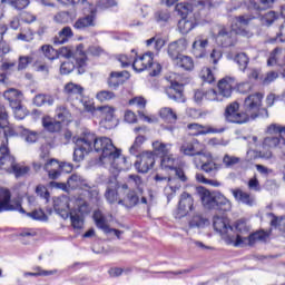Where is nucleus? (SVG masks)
<instances>
[{
	"label": "nucleus",
	"instance_id": "nucleus-56",
	"mask_svg": "<svg viewBox=\"0 0 285 285\" xmlns=\"http://www.w3.org/2000/svg\"><path fill=\"white\" fill-rule=\"evenodd\" d=\"M144 141H146V137H144V136L136 137L132 146L129 149V153L131 155H137V153H139V150H141V146H144Z\"/></svg>",
	"mask_w": 285,
	"mask_h": 285
},
{
	"label": "nucleus",
	"instance_id": "nucleus-12",
	"mask_svg": "<svg viewBox=\"0 0 285 285\" xmlns=\"http://www.w3.org/2000/svg\"><path fill=\"white\" fill-rule=\"evenodd\" d=\"M167 97L176 101L177 104H184L186 98L184 97V85L177 80L171 81V86L165 90Z\"/></svg>",
	"mask_w": 285,
	"mask_h": 285
},
{
	"label": "nucleus",
	"instance_id": "nucleus-11",
	"mask_svg": "<svg viewBox=\"0 0 285 285\" xmlns=\"http://www.w3.org/2000/svg\"><path fill=\"white\" fill-rule=\"evenodd\" d=\"M155 153L153 151H142L139 155V160L135 163L136 170L142 174L148 173L155 166Z\"/></svg>",
	"mask_w": 285,
	"mask_h": 285
},
{
	"label": "nucleus",
	"instance_id": "nucleus-19",
	"mask_svg": "<svg viewBox=\"0 0 285 285\" xmlns=\"http://www.w3.org/2000/svg\"><path fill=\"white\" fill-rule=\"evenodd\" d=\"M188 130H194L193 135L194 136H199V135H217L219 132H224V128L217 129L213 127H205L203 125H199L197 122L189 124L187 126Z\"/></svg>",
	"mask_w": 285,
	"mask_h": 285
},
{
	"label": "nucleus",
	"instance_id": "nucleus-24",
	"mask_svg": "<svg viewBox=\"0 0 285 285\" xmlns=\"http://www.w3.org/2000/svg\"><path fill=\"white\" fill-rule=\"evenodd\" d=\"M94 220L99 230H102L105 235H110V225L108 224V218L104 216V213H101L100 209L94 212Z\"/></svg>",
	"mask_w": 285,
	"mask_h": 285
},
{
	"label": "nucleus",
	"instance_id": "nucleus-1",
	"mask_svg": "<svg viewBox=\"0 0 285 285\" xmlns=\"http://www.w3.org/2000/svg\"><path fill=\"white\" fill-rule=\"evenodd\" d=\"M3 132L4 139L0 146V170L13 173L19 178L30 173V167L21 166L16 163L10 149H8V137H21L27 144H35L37 141V131H32L23 126H12L8 119V111L6 106L0 105V132Z\"/></svg>",
	"mask_w": 285,
	"mask_h": 285
},
{
	"label": "nucleus",
	"instance_id": "nucleus-34",
	"mask_svg": "<svg viewBox=\"0 0 285 285\" xmlns=\"http://www.w3.org/2000/svg\"><path fill=\"white\" fill-rule=\"evenodd\" d=\"M126 202V204H125ZM120 206H126V208H135L139 204V195L135 190H129L126 195L125 200H118Z\"/></svg>",
	"mask_w": 285,
	"mask_h": 285
},
{
	"label": "nucleus",
	"instance_id": "nucleus-22",
	"mask_svg": "<svg viewBox=\"0 0 285 285\" xmlns=\"http://www.w3.org/2000/svg\"><path fill=\"white\" fill-rule=\"evenodd\" d=\"M233 86H235V79L230 78V77H226L223 78L222 80H219L218 82V94L220 95V97H225L226 99H228V97H230V95H233Z\"/></svg>",
	"mask_w": 285,
	"mask_h": 285
},
{
	"label": "nucleus",
	"instance_id": "nucleus-45",
	"mask_svg": "<svg viewBox=\"0 0 285 285\" xmlns=\"http://www.w3.org/2000/svg\"><path fill=\"white\" fill-rule=\"evenodd\" d=\"M255 21V16L253 14H243V16H237L235 18V23L232 26H235L236 28H242V26H250V22Z\"/></svg>",
	"mask_w": 285,
	"mask_h": 285
},
{
	"label": "nucleus",
	"instance_id": "nucleus-50",
	"mask_svg": "<svg viewBox=\"0 0 285 285\" xmlns=\"http://www.w3.org/2000/svg\"><path fill=\"white\" fill-rule=\"evenodd\" d=\"M199 77L205 83H214L215 81V73H213V70L208 67L200 70Z\"/></svg>",
	"mask_w": 285,
	"mask_h": 285
},
{
	"label": "nucleus",
	"instance_id": "nucleus-9",
	"mask_svg": "<svg viewBox=\"0 0 285 285\" xmlns=\"http://www.w3.org/2000/svg\"><path fill=\"white\" fill-rule=\"evenodd\" d=\"M89 13L78 18L75 23V30H88V28H95L97 26V7L89 4Z\"/></svg>",
	"mask_w": 285,
	"mask_h": 285
},
{
	"label": "nucleus",
	"instance_id": "nucleus-32",
	"mask_svg": "<svg viewBox=\"0 0 285 285\" xmlns=\"http://www.w3.org/2000/svg\"><path fill=\"white\" fill-rule=\"evenodd\" d=\"M11 197L12 195L8 189L0 188V213L14 209V206L10 205Z\"/></svg>",
	"mask_w": 285,
	"mask_h": 285
},
{
	"label": "nucleus",
	"instance_id": "nucleus-35",
	"mask_svg": "<svg viewBox=\"0 0 285 285\" xmlns=\"http://www.w3.org/2000/svg\"><path fill=\"white\" fill-rule=\"evenodd\" d=\"M180 153L187 157H202L204 154L195 148V142L187 141L180 146Z\"/></svg>",
	"mask_w": 285,
	"mask_h": 285
},
{
	"label": "nucleus",
	"instance_id": "nucleus-60",
	"mask_svg": "<svg viewBox=\"0 0 285 285\" xmlns=\"http://www.w3.org/2000/svg\"><path fill=\"white\" fill-rule=\"evenodd\" d=\"M56 117H57V121H66V119H68V117H70V112L68 111V109L66 107H58L56 110Z\"/></svg>",
	"mask_w": 285,
	"mask_h": 285
},
{
	"label": "nucleus",
	"instance_id": "nucleus-27",
	"mask_svg": "<svg viewBox=\"0 0 285 285\" xmlns=\"http://www.w3.org/2000/svg\"><path fill=\"white\" fill-rule=\"evenodd\" d=\"M97 112H100L102 124H109L106 127L112 128V119H115V109L110 106L97 107Z\"/></svg>",
	"mask_w": 285,
	"mask_h": 285
},
{
	"label": "nucleus",
	"instance_id": "nucleus-30",
	"mask_svg": "<svg viewBox=\"0 0 285 285\" xmlns=\"http://www.w3.org/2000/svg\"><path fill=\"white\" fill-rule=\"evenodd\" d=\"M121 83H124V71H112L107 79L108 88L118 90Z\"/></svg>",
	"mask_w": 285,
	"mask_h": 285
},
{
	"label": "nucleus",
	"instance_id": "nucleus-44",
	"mask_svg": "<svg viewBox=\"0 0 285 285\" xmlns=\"http://www.w3.org/2000/svg\"><path fill=\"white\" fill-rule=\"evenodd\" d=\"M42 126L46 130H49V132H59V130H61V121H52L50 118H43Z\"/></svg>",
	"mask_w": 285,
	"mask_h": 285
},
{
	"label": "nucleus",
	"instance_id": "nucleus-54",
	"mask_svg": "<svg viewBox=\"0 0 285 285\" xmlns=\"http://www.w3.org/2000/svg\"><path fill=\"white\" fill-rule=\"evenodd\" d=\"M176 12L183 17V19H186L188 17L189 12H193V6L186 2H180L176 4Z\"/></svg>",
	"mask_w": 285,
	"mask_h": 285
},
{
	"label": "nucleus",
	"instance_id": "nucleus-10",
	"mask_svg": "<svg viewBox=\"0 0 285 285\" xmlns=\"http://www.w3.org/2000/svg\"><path fill=\"white\" fill-rule=\"evenodd\" d=\"M195 209V198L193 195L184 191L180 195V199L178 202V208L176 210V219H181V217H186L190 210Z\"/></svg>",
	"mask_w": 285,
	"mask_h": 285
},
{
	"label": "nucleus",
	"instance_id": "nucleus-20",
	"mask_svg": "<svg viewBox=\"0 0 285 285\" xmlns=\"http://www.w3.org/2000/svg\"><path fill=\"white\" fill-rule=\"evenodd\" d=\"M40 161L38 163V168H43V170H48L50 166H55V164H59V160L52 158L50 159V149L48 146H42L40 148Z\"/></svg>",
	"mask_w": 285,
	"mask_h": 285
},
{
	"label": "nucleus",
	"instance_id": "nucleus-42",
	"mask_svg": "<svg viewBox=\"0 0 285 285\" xmlns=\"http://www.w3.org/2000/svg\"><path fill=\"white\" fill-rule=\"evenodd\" d=\"M282 57H284V49L279 47L275 48L269 55V58L267 60V66H277Z\"/></svg>",
	"mask_w": 285,
	"mask_h": 285
},
{
	"label": "nucleus",
	"instance_id": "nucleus-47",
	"mask_svg": "<svg viewBox=\"0 0 285 285\" xmlns=\"http://www.w3.org/2000/svg\"><path fill=\"white\" fill-rule=\"evenodd\" d=\"M154 43V48L156 50V52H159V50H161V48H164V46H166V40H164L161 37H153L148 40H146V47L150 48V46H153Z\"/></svg>",
	"mask_w": 285,
	"mask_h": 285
},
{
	"label": "nucleus",
	"instance_id": "nucleus-7",
	"mask_svg": "<svg viewBox=\"0 0 285 285\" xmlns=\"http://www.w3.org/2000/svg\"><path fill=\"white\" fill-rule=\"evenodd\" d=\"M132 68L136 72L149 70L150 77H157L161 72V65L153 62V52H147L138 58H134Z\"/></svg>",
	"mask_w": 285,
	"mask_h": 285
},
{
	"label": "nucleus",
	"instance_id": "nucleus-15",
	"mask_svg": "<svg viewBox=\"0 0 285 285\" xmlns=\"http://www.w3.org/2000/svg\"><path fill=\"white\" fill-rule=\"evenodd\" d=\"M63 92L69 101H79L83 97V87L75 82H68L63 87Z\"/></svg>",
	"mask_w": 285,
	"mask_h": 285
},
{
	"label": "nucleus",
	"instance_id": "nucleus-18",
	"mask_svg": "<svg viewBox=\"0 0 285 285\" xmlns=\"http://www.w3.org/2000/svg\"><path fill=\"white\" fill-rule=\"evenodd\" d=\"M213 226L214 230L219 235H228V233L233 232V226L228 223V218L222 216H214Z\"/></svg>",
	"mask_w": 285,
	"mask_h": 285
},
{
	"label": "nucleus",
	"instance_id": "nucleus-26",
	"mask_svg": "<svg viewBox=\"0 0 285 285\" xmlns=\"http://www.w3.org/2000/svg\"><path fill=\"white\" fill-rule=\"evenodd\" d=\"M267 217H269V225L274 230H278L283 237H285V216H276L273 213H268Z\"/></svg>",
	"mask_w": 285,
	"mask_h": 285
},
{
	"label": "nucleus",
	"instance_id": "nucleus-41",
	"mask_svg": "<svg viewBox=\"0 0 285 285\" xmlns=\"http://www.w3.org/2000/svg\"><path fill=\"white\" fill-rule=\"evenodd\" d=\"M279 19V13L275 11H268L265 14L261 16V23L262 26H266L267 28H271Z\"/></svg>",
	"mask_w": 285,
	"mask_h": 285
},
{
	"label": "nucleus",
	"instance_id": "nucleus-62",
	"mask_svg": "<svg viewBox=\"0 0 285 285\" xmlns=\"http://www.w3.org/2000/svg\"><path fill=\"white\" fill-rule=\"evenodd\" d=\"M205 99L207 101H223L222 95L217 94L215 89H209L205 92Z\"/></svg>",
	"mask_w": 285,
	"mask_h": 285
},
{
	"label": "nucleus",
	"instance_id": "nucleus-13",
	"mask_svg": "<svg viewBox=\"0 0 285 285\" xmlns=\"http://www.w3.org/2000/svg\"><path fill=\"white\" fill-rule=\"evenodd\" d=\"M188 48V41L185 38H180L168 46V56L173 61L179 59L181 52H184Z\"/></svg>",
	"mask_w": 285,
	"mask_h": 285
},
{
	"label": "nucleus",
	"instance_id": "nucleus-63",
	"mask_svg": "<svg viewBox=\"0 0 285 285\" xmlns=\"http://www.w3.org/2000/svg\"><path fill=\"white\" fill-rule=\"evenodd\" d=\"M75 70V63L70 60H67L61 63L60 66V72L61 75H70Z\"/></svg>",
	"mask_w": 285,
	"mask_h": 285
},
{
	"label": "nucleus",
	"instance_id": "nucleus-29",
	"mask_svg": "<svg viewBox=\"0 0 285 285\" xmlns=\"http://www.w3.org/2000/svg\"><path fill=\"white\" fill-rule=\"evenodd\" d=\"M232 194L236 202H240V204H245V206H253V204H255V197L242 189H233Z\"/></svg>",
	"mask_w": 285,
	"mask_h": 285
},
{
	"label": "nucleus",
	"instance_id": "nucleus-58",
	"mask_svg": "<svg viewBox=\"0 0 285 285\" xmlns=\"http://www.w3.org/2000/svg\"><path fill=\"white\" fill-rule=\"evenodd\" d=\"M41 51H42V55H45V57L50 61H52V59H57V50H55L52 46L45 45L41 47Z\"/></svg>",
	"mask_w": 285,
	"mask_h": 285
},
{
	"label": "nucleus",
	"instance_id": "nucleus-48",
	"mask_svg": "<svg viewBox=\"0 0 285 285\" xmlns=\"http://www.w3.org/2000/svg\"><path fill=\"white\" fill-rule=\"evenodd\" d=\"M242 163V158L236 157V156H230L228 154H225L223 157V165L225 168H235L237 164Z\"/></svg>",
	"mask_w": 285,
	"mask_h": 285
},
{
	"label": "nucleus",
	"instance_id": "nucleus-52",
	"mask_svg": "<svg viewBox=\"0 0 285 285\" xmlns=\"http://www.w3.org/2000/svg\"><path fill=\"white\" fill-rule=\"evenodd\" d=\"M117 97L114 91L110 90H100L96 95V99L100 101L101 104L106 101H111V99H115Z\"/></svg>",
	"mask_w": 285,
	"mask_h": 285
},
{
	"label": "nucleus",
	"instance_id": "nucleus-23",
	"mask_svg": "<svg viewBox=\"0 0 285 285\" xmlns=\"http://www.w3.org/2000/svg\"><path fill=\"white\" fill-rule=\"evenodd\" d=\"M67 186L71 188V190H77V188H80L81 190L90 188L88 181L79 174H72L67 180Z\"/></svg>",
	"mask_w": 285,
	"mask_h": 285
},
{
	"label": "nucleus",
	"instance_id": "nucleus-55",
	"mask_svg": "<svg viewBox=\"0 0 285 285\" xmlns=\"http://www.w3.org/2000/svg\"><path fill=\"white\" fill-rule=\"evenodd\" d=\"M72 213H79V215H88L90 209L88 208V203L83 199L76 200V208Z\"/></svg>",
	"mask_w": 285,
	"mask_h": 285
},
{
	"label": "nucleus",
	"instance_id": "nucleus-16",
	"mask_svg": "<svg viewBox=\"0 0 285 285\" xmlns=\"http://www.w3.org/2000/svg\"><path fill=\"white\" fill-rule=\"evenodd\" d=\"M277 0H246L248 10L254 12H264L271 10Z\"/></svg>",
	"mask_w": 285,
	"mask_h": 285
},
{
	"label": "nucleus",
	"instance_id": "nucleus-40",
	"mask_svg": "<svg viewBox=\"0 0 285 285\" xmlns=\"http://www.w3.org/2000/svg\"><path fill=\"white\" fill-rule=\"evenodd\" d=\"M224 239L228 246H246V238L239 234H237L236 237L225 234Z\"/></svg>",
	"mask_w": 285,
	"mask_h": 285
},
{
	"label": "nucleus",
	"instance_id": "nucleus-49",
	"mask_svg": "<svg viewBox=\"0 0 285 285\" xmlns=\"http://www.w3.org/2000/svg\"><path fill=\"white\" fill-rule=\"evenodd\" d=\"M208 224V219L202 215H195L189 222V228H204Z\"/></svg>",
	"mask_w": 285,
	"mask_h": 285
},
{
	"label": "nucleus",
	"instance_id": "nucleus-8",
	"mask_svg": "<svg viewBox=\"0 0 285 285\" xmlns=\"http://www.w3.org/2000/svg\"><path fill=\"white\" fill-rule=\"evenodd\" d=\"M154 179L156 184H167L164 188V195L167 197V202H170V199L177 195V190L181 188V184L177 181V178L166 177L161 174H157Z\"/></svg>",
	"mask_w": 285,
	"mask_h": 285
},
{
	"label": "nucleus",
	"instance_id": "nucleus-39",
	"mask_svg": "<svg viewBox=\"0 0 285 285\" xmlns=\"http://www.w3.org/2000/svg\"><path fill=\"white\" fill-rule=\"evenodd\" d=\"M160 159V166L165 170H174L177 168V159H175V156H173L170 153L163 156Z\"/></svg>",
	"mask_w": 285,
	"mask_h": 285
},
{
	"label": "nucleus",
	"instance_id": "nucleus-64",
	"mask_svg": "<svg viewBox=\"0 0 285 285\" xmlns=\"http://www.w3.org/2000/svg\"><path fill=\"white\" fill-rule=\"evenodd\" d=\"M155 17H156V21L166 23L170 21V11L168 10L158 11L156 12Z\"/></svg>",
	"mask_w": 285,
	"mask_h": 285
},
{
	"label": "nucleus",
	"instance_id": "nucleus-17",
	"mask_svg": "<svg viewBox=\"0 0 285 285\" xmlns=\"http://www.w3.org/2000/svg\"><path fill=\"white\" fill-rule=\"evenodd\" d=\"M3 97L7 99L10 108H12L13 111L22 107L21 92L19 90L11 88L3 92Z\"/></svg>",
	"mask_w": 285,
	"mask_h": 285
},
{
	"label": "nucleus",
	"instance_id": "nucleus-14",
	"mask_svg": "<svg viewBox=\"0 0 285 285\" xmlns=\"http://www.w3.org/2000/svg\"><path fill=\"white\" fill-rule=\"evenodd\" d=\"M53 208L62 219H68V217H70V214L68 213V210H70V204L67 196L55 197Z\"/></svg>",
	"mask_w": 285,
	"mask_h": 285
},
{
	"label": "nucleus",
	"instance_id": "nucleus-59",
	"mask_svg": "<svg viewBox=\"0 0 285 285\" xmlns=\"http://www.w3.org/2000/svg\"><path fill=\"white\" fill-rule=\"evenodd\" d=\"M55 104V98L50 95H38L37 96V106H52Z\"/></svg>",
	"mask_w": 285,
	"mask_h": 285
},
{
	"label": "nucleus",
	"instance_id": "nucleus-2",
	"mask_svg": "<svg viewBox=\"0 0 285 285\" xmlns=\"http://www.w3.org/2000/svg\"><path fill=\"white\" fill-rule=\"evenodd\" d=\"M264 95L255 92L245 98L243 110L239 112V104L232 102L225 109V119L229 124H246L249 119H257V117L268 118V109L262 108V100Z\"/></svg>",
	"mask_w": 285,
	"mask_h": 285
},
{
	"label": "nucleus",
	"instance_id": "nucleus-3",
	"mask_svg": "<svg viewBox=\"0 0 285 285\" xmlns=\"http://www.w3.org/2000/svg\"><path fill=\"white\" fill-rule=\"evenodd\" d=\"M92 149L96 153H101L100 161L104 166H109L111 173H121L128 170L131 164L128 158L121 156V149L115 147L112 140L108 137L97 138L94 134Z\"/></svg>",
	"mask_w": 285,
	"mask_h": 285
},
{
	"label": "nucleus",
	"instance_id": "nucleus-6",
	"mask_svg": "<svg viewBox=\"0 0 285 285\" xmlns=\"http://www.w3.org/2000/svg\"><path fill=\"white\" fill-rule=\"evenodd\" d=\"M92 141H95V134L86 130L80 138L76 139V148L73 150V161H83L88 153H92Z\"/></svg>",
	"mask_w": 285,
	"mask_h": 285
},
{
	"label": "nucleus",
	"instance_id": "nucleus-51",
	"mask_svg": "<svg viewBox=\"0 0 285 285\" xmlns=\"http://www.w3.org/2000/svg\"><path fill=\"white\" fill-rule=\"evenodd\" d=\"M69 215L72 228H75L76 230H81V228H83V216L73 212H71Z\"/></svg>",
	"mask_w": 285,
	"mask_h": 285
},
{
	"label": "nucleus",
	"instance_id": "nucleus-37",
	"mask_svg": "<svg viewBox=\"0 0 285 285\" xmlns=\"http://www.w3.org/2000/svg\"><path fill=\"white\" fill-rule=\"evenodd\" d=\"M178 68H183V70H193L195 68V61L189 56H180L176 60H174Z\"/></svg>",
	"mask_w": 285,
	"mask_h": 285
},
{
	"label": "nucleus",
	"instance_id": "nucleus-36",
	"mask_svg": "<svg viewBox=\"0 0 285 285\" xmlns=\"http://www.w3.org/2000/svg\"><path fill=\"white\" fill-rule=\"evenodd\" d=\"M246 239V246H253L254 244H257V242H266L268 239V234L266 232H255L250 234L248 237H244Z\"/></svg>",
	"mask_w": 285,
	"mask_h": 285
},
{
	"label": "nucleus",
	"instance_id": "nucleus-53",
	"mask_svg": "<svg viewBox=\"0 0 285 285\" xmlns=\"http://www.w3.org/2000/svg\"><path fill=\"white\" fill-rule=\"evenodd\" d=\"M33 61H35V57L32 56H20L18 58L17 70L18 71L26 70V68H28V66H30V63H32Z\"/></svg>",
	"mask_w": 285,
	"mask_h": 285
},
{
	"label": "nucleus",
	"instance_id": "nucleus-57",
	"mask_svg": "<svg viewBox=\"0 0 285 285\" xmlns=\"http://www.w3.org/2000/svg\"><path fill=\"white\" fill-rule=\"evenodd\" d=\"M279 137L277 136H268L263 141L264 148H277L279 146Z\"/></svg>",
	"mask_w": 285,
	"mask_h": 285
},
{
	"label": "nucleus",
	"instance_id": "nucleus-46",
	"mask_svg": "<svg viewBox=\"0 0 285 285\" xmlns=\"http://www.w3.org/2000/svg\"><path fill=\"white\" fill-rule=\"evenodd\" d=\"M193 28H195V23L186 18L178 21V30L181 35H188Z\"/></svg>",
	"mask_w": 285,
	"mask_h": 285
},
{
	"label": "nucleus",
	"instance_id": "nucleus-61",
	"mask_svg": "<svg viewBox=\"0 0 285 285\" xmlns=\"http://www.w3.org/2000/svg\"><path fill=\"white\" fill-rule=\"evenodd\" d=\"M10 6L14 10H24L30 6V0H11Z\"/></svg>",
	"mask_w": 285,
	"mask_h": 285
},
{
	"label": "nucleus",
	"instance_id": "nucleus-4",
	"mask_svg": "<svg viewBox=\"0 0 285 285\" xmlns=\"http://www.w3.org/2000/svg\"><path fill=\"white\" fill-rule=\"evenodd\" d=\"M196 190L202 199L203 206L208 210H220V213H230L233 210V203L224 194L219 191L210 193V190L204 187H197Z\"/></svg>",
	"mask_w": 285,
	"mask_h": 285
},
{
	"label": "nucleus",
	"instance_id": "nucleus-25",
	"mask_svg": "<svg viewBox=\"0 0 285 285\" xmlns=\"http://www.w3.org/2000/svg\"><path fill=\"white\" fill-rule=\"evenodd\" d=\"M117 188H119V185L117 184V178H112L111 180H109L106 193H105V197L108 204H115L119 198Z\"/></svg>",
	"mask_w": 285,
	"mask_h": 285
},
{
	"label": "nucleus",
	"instance_id": "nucleus-43",
	"mask_svg": "<svg viewBox=\"0 0 285 285\" xmlns=\"http://www.w3.org/2000/svg\"><path fill=\"white\" fill-rule=\"evenodd\" d=\"M234 61L237 62L239 70L244 72L248 68V63H250V58L246 52H239L235 56Z\"/></svg>",
	"mask_w": 285,
	"mask_h": 285
},
{
	"label": "nucleus",
	"instance_id": "nucleus-38",
	"mask_svg": "<svg viewBox=\"0 0 285 285\" xmlns=\"http://www.w3.org/2000/svg\"><path fill=\"white\" fill-rule=\"evenodd\" d=\"M72 29L70 27H65L62 30L59 31L58 37L55 38L53 43L56 46H61L72 37Z\"/></svg>",
	"mask_w": 285,
	"mask_h": 285
},
{
	"label": "nucleus",
	"instance_id": "nucleus-31",
	"mask_svg": "<svg viewBox=\"0 0 285 285\" xmlns=\"http://www.w3.org/2000/svg\"><path fill=\"white\" fill-rule=\"evenodd\" d=\"M173 148V145L165 144L159 140H156L153 142V153L156 157H166V155H169L170 149Z\"/></svg>",
	"mask_w": 285,
	"mask_h": 285
},
{
	"label": "nucleus",
	"instance_id": "nucleus-21",
	"mask_svg": "<svg viewBox=\"0 0 285 285\" xmlns=\"http://www.w3.org/2000/svg\"><path fill=\"white\" fill-rule=\"evenodd\" d=\"M206 46H208V39H204L203 36H197L193 42V55L197 59L206 57Z\"/></svg>",
	"mask_w": 285,
	"mask_h": 285
},
{
	"label": "nucleus",
	"instance_id": "nucleus-33",
	"mask_svg": "<svg viewBox=\"0 0 285 285\" xmlns=\"http://www.w3.org/2000/svg\"><path fill=\"white\" fill-rule=\"evenodd\" d=\"M159 117L163 121H166V124H177V112L173 110L170 107H163L159 110Z\"/></svg>",
	"mask_w": 285,
	"mask_h": 285
},
{
	"label": "nucleus",
	"instance_id": "nucleus-5",
	"mask_svg": "<svg viewBox=\"0 0 285 285\" xmlns=\"http://www.w3.org/2000/svg\"><path fill=\"white\" fill-rule=\"evenodd\" d=\"M234 32L240 37H246L247 39L253 37L250 30L246 28L232 26V29L229 30L228 28L223 27L216 37L217 45L222 46L223 48H230V46H235V37H233Z\"/></svg>",
	"mask_w": 285,
	"mask_h": 285
},
{
	"label": "nucleus",
	"instance_id": "nucleus-28",
	"mask_svg": "<svg viewBox=\"0 0 285 285\" xmlns=\"http://www.w3.org/2000/svg\"><path fill=\"white\" fill-rule=\"evenodd\" d=\"M202 158V170L204 173H207L208 175H215V173H217L219 170V168H222V165L215 163V160L213 158H206V156L203 154L200 156ZM206 159V160H204Z\"/></svg>",
	"mask_w": 285,
	"mask_h": 285
}]
</instances>
